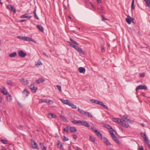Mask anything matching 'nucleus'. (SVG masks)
Segmentation results:
<instances>
[{
  "label": "nucleus",
  "mask_w": 150,
  "mask_h": 150,
  "mask_svg": "<svg viewBox=\"0 0 150 150\" xmlns=\"http://www.w3.org/2000/svg\"><path fill=\"white\" fill-rule=\"evenodd\" d=\"M112 120L114 122L121 124L123 127L127 128L129 126L128 123L132 122V120L127 118V117L123 116L122 119L113 118Z\"/></svg>",
  "instance_id": "f257e3e1"
},
{
  "label": "nucleus",
  "mask_w": 150,
  "mask_h": 150,
  "mask_svg": "<svg viewBox=\"0 0 150 150\" xmlns=\"http://www.w3.org/2000/svg\"><path fill=\"white\" fill-rule=\"evenodd\" d=\"M51 102H52V103H53V102L51 100H49L48 99H40L39 101V103H45L49 104Z\"/></svg>",
  "instance_id": "f03ea898"
},
{
  "label": "nucleus",
  "mask_w": 150,
  "mask_h": 150,
  "mask_svg": "<svg viewBox=\"0 0 150 150\" xmlns=\"http://www.w3.org/2000/svg\"><path fill=\"white\" fill-rule=\"evenodd\" d=\"M20 81L22 84L24 85H27L29 83V82L28 80L23 78L20 79Z\"/></svg>",
  "instance_id": "7ed1b4c3"
},
{
  "label": "nucleus",
  "mask_w": 150,
  "mask_h": 150,
  "mask_svg": "<svg viewBox=\"0 0 150 150\" xmlns=\"http://www.w3.org/2000/svg\"><path fill=\"white\" fill-rule=\"evenodd\" d=\"M147 89L146 86L144 85H140L137 86L136 89V91H137L139 89L147 90Z\"/></svg>",
  "instance_id": "20e7f679"
},
{
  "label": "nucleus",
  "mask_w": 150,
  "mask_h": 150,
  "mask_svg": "<svg viewBox=\"0 0 150 150\" xmlns=\"http://www.w3.org/2000/svg\"><path fill=\"white\" fill-rule=\"evenodd\" d=\"M23 40L24 41H32L34 43H36V42L34 40L32 39L31 38H30L28 37L24 36Z\"/></svg>",
  "instance_id": "39448f33"
},
{
  "label": "nucleus",
  "mask_w": 150,
  "mask_h": 150,
  "mask_svg": "<svg viewBox=\"0 0 150 150\" xmlns=\"http://www.w3.org/2000/svg\"><path fill=\"white\" fill-rule=\"evenodd\" d=\"M31 144L32 145V146L34 149H38L37 147V145L35 141L33 140V139L31 140Z\"/></svg>",
  "instance_id": "423d86ee"
},
{
  "label": "nucleus",
  "mask_w": 150,
  "mask_h": 150,
  "mask_svg": "<svg viewBox=\"0 0 150 150\" xmlns=\"http://www.w3.org/2000/svg\"><path fill=\"white\" fill-rule=\"evenodd\" d=\"M19 56L21 57H24L26 55V54L22 50H20L18 52Z\"/></svg>",
  "instance_id": "0eeeda50"
},
{
  "label": "nucleus",
  "mask_w": 150,
  "mask_h": 150,
  "mask_svg": "<svg viewBox=\"0 0 150 150\" xmlns=\"http://www.w3.org/2000/svg\"><path fill=\"white\" fill-rule=\"evenodd\" d=\"M30 88L31 91L33 93L35 92L38 89V88L37 87H35L34 85V84H31L30 86Z\"/></svg>",
  "instance_id": "6e6552de"
},
{
  "label": "nucleus",
  "mask_w": 150,
  "mask_h": 150,
  "mask_svg": "<svg viewBox=\"0 0 150 150\" xmlns=\"http://www.w3.org/2000/svg\"><path fill=\"white\" fill-rule=\"evenodd\" d=\"M95 132L96 133V134L97 136L98 137H99L100 139H102V134L100 133L99 132H98L97 130H94Z\"/></svg>",
  "instance_id": "1a4fd4ad"
},
{
  "label": "nucleus",
  "mask_w": 150,
  "mask_h": 150,
  "mask_svg": "<svg viewBox=\"0 0 150 150\" xmlns=\"http://www.w3.org/2000/svg\"><path fill=\"white\" fill-rule=\"evenodd\" d=\"M75 49L80 53L82 54H84V53L81 47H79L77 46Z\"/></svg>",
  "instance_id": "9d476101"
},
{
  "label": "nucleus",
  "mask_w": 150,
  "mask_h": 150,
  "mask_svg": "<svg viewBox=\"0 0 150 150\" xmlns=\"http://www.w3.org/2000/svg\"><path fill=\"white\" fill-rule=\"evenodd\" d=\"M103 140L104 143L106 145L108 146L111 144L110 143L109 141L108 140L106 137H104Z\"/></svg>",
  "instance_id": "9b49d317"
},
{
  "label": "nucleus",
  "mask_w": 150,
  "mask_h": 150,
  "mask_svg": "<svg viewBox=\"0 0 150 150\" xmlns=\"http://www.w3.org/2000/svg\"><path fill=\"white\" fill-rule=\"evenodd\" d=\"M81 125L83 126H85L87 127H89V125L88 122L86 121H81Z\"/></svg>",
  "instance_id": "f8f14e48"
},
{
  "label": "nucleus",
  "mask_w": 150,
  "mask_h": 150,
  "mask_svg": "<svg viewBox=\"0 0 150 150\" xmlns=\"http://www.w3.org/2000/svg\"><path fill=\"white\" fill-rule=\"evenodd\" d=\"M7 7L11 11H12L14 12V13L16 12V9L13 7L11 6V5H8L7 6Z\"/></svg>",
  "instance_id": "ddd939ff"
},
{
  "label": "nucleus",
  "mask_w": 150,
  "mask_h": 150,
  "mask_svg": "<svg viewBox=\"0 0 150 150\" xmlns=\"http://www.w3.org/2000/svg\"><path fill=\"white\" fill-rule=\"evenodd\" d=\"M60 100L63 103L65 104H66L68 105H69L70 102L68 100H65L62 99H60Z\"/></svg>",
  "instance_id": "4468645a"
},
{
  "label": "nucleus",
  "mask_w": 150,
  "mask_h": 150,
  "mask_svg": "<svg viewBox=\"0 0 150 150\" xmlns=\"http://www.w3.org/2000/svg\"><path fill=\"white\" fill-rule=\"evenodd\" d=\"M45 81V80L42 78H40L36 81V82L38 83H43Z\"/></svg>",
  "instance_id": "2eb2a0df"
},
{
  "label": "nucleus",
  "mask_w": 150,
  "mask_h": 150,
  "mask_svg": "<svg viewBox=\"0 0 150 150\" xmlns=\"http://www.w3.org/2000/svg\"><path fill=\"white\" fill-rule=\"evenodd\" d=\"M49 117L50 118H55L57 116L54 113H49L48 114Z\"/></svg>",
  "instance_id": "dca6fc26"
},
{
  "label": "nucleus",
  "mask_w": 150,
  "mask_h": 150,
  "mask_svg": "<svg viewBox=\"0 0 150 150\" xmlns=\"http://www.w3.org/2000/svg\"><path fill=\"white\" fill-rule=\"evenodd\" d=\"M69 106L71 107L72 108L74 109H76L77 108V107L76 105H74V104L72 102H71L70 101L68 105Z\"/></svg>",
  "instance_id": "f3484780"
},
{
  "label": "nucleus",
  "mask_w": 150,
  "mask_h": 150,
  "mask_svg": "<svg viewBox=\"0 0 150 150\" xmlns=\"http://www.w3.org/2000/svg\"><path fill=\"white\" fill-rule=\"evenodd\" d=\"M78 111L82 115H86L87 112H85L83 110H80V109L78 108Z\"/></svg>",
  "instance_id": "a211bd4d"
},
{
  "label": "nucleus",
  "mask_w": 150,
  "mask_h": 150,
  "mask_svg": "<svg viewBox=\"0 0 150 150\" xmlns=\"http://www.w3.org/2000/svg\"><path fill=\"white\" fill-rule=\"evenodd\" d=\"M79 71L80 73H84L85 71V69L83 67H80L79 69Z\"/></svg>",
  "instance_id": "6ab92c4d"
},
{
  "label": "nucleus",
  "mask_w": 150,
  "mask_h": 150,
  "mask_svg": "<svg viewBox=\"0 0 150 150\" xmlns=\"http://www.w3.org/2000/svg\"><path fill=\"white\" fill-rule=\"evenodd\" d=\"M70 131L71 132H75L77 131L76 129L74 127H71L70 128Z\"/></svg>",
  "instance_id": "aec40b11"
},
{
  "label": "nucleus",
  "mask_w": 150,
  "mask_h": 150,
  "mask_svg": "<svg viewBox=\"0 0 150 150\" xmlns=\"http://www.w3.org/2000/svg\"><path fill=\"white\" fill-rule=\"evenodd\" d=\"M31 16H28V14L27 13H26L25 14L23 15H22L21 16V18H28V19H30L31 18Z\"/></svg>",
  "instance_id": "412c9836"
},
{
  "label": "nucleus",
  "mask_w": 150,
  "mask_h": 150,
  "mask_svg": "<svg viewBox=\"0 0 150 150\" xmlns=\"http://www.w3.org/2000/svg\"><path fill=\"white\" fill-rule=\"evenodd\" d=\"M57 145L58 146V147L60 148L61 149H63V146L62 144L59 141H58V143L57 144Z\"/></svg>",
  "instance_id": "4be33fe9"
},
{
  "label": "nucleus",
  "mask_w": 150,
  "mask_h": 150,
  "mask_svg": "<svg viewBox=\"0 0 150 150\" xmlns=\"http://www.w3.org/2000/svg\"><path fill=\"white\" fill-rule=\"evenodd\" d=\"M105 127H106L108 129H110V130H113L111 126L110 125L108 124H105Z\"/></svg>",
  "instance_id": "5701e85b"
},
{
  "label": "nucleus",
  "mask_w": 150,
  "mask_h": 150,
  "mask_svg": "<svg viewBox=\"0 0 150 150\" xmlns=\"http://www.w3.org/2000/svg\"><path fill=\"white\" fill-rule=\"evenodd\" d=\"M23 93L26 96H28L30 94V93L26 89L24 90L23 91Z\"/></svg>",
  "instance_id": "b1692460"
},
{
  "label": "nucleus",
  "mask_w": 150,
  "mask_h": 150,
  "mask_svg": "<svg viewBox=\"0 0 150 150\" xmlns=\"http://www.w3.org/2000/svg\"><path fill=\"white\" fill-rule=\"evenodd\" d=\"M130 17H131L129 16L128 18L126 19V21L129 24H130L131 23Z\"/></svg>",
  "instance_id": "393cba45"
},
{
  "label": "nucleus",
  "mask_w": 150,
  "mask_h": 150,
  "mask_svg": "<svg viewBox=\"0 0 150 150\" xmlns=\"http://www.w3.org/2000/svg\"><path fill=\"white\" fill-rule=\"evenodd\" d=\"M16 55H17L16 52H14L13 53H10L9 54V56L11 57H14L15 56H16Z\"/></svg>",
  "instance_id": "a878e982"
},
{
  "label": "nucleus",
  "mask_w": 150,
  "mask_h": 150,
  "mask_svg": "<svg viewBox=\"0 0 150 150\" xmlns=\"http://www.w3.org/2000/svg\"><path fill=\"white\" fill-rule=\"evenodd\" d=\"M40 144L42 150H46V147L43 145V143H40Z\"/></svg>",
  "instance_id": "bb28decb"
},
{
  "label": "nucleus",
  "mask_w": 150,
  "mask_h": 150,
  "mask_svg": "<svg viewBox=\"0 0 150 150\" xmlns=\"http://www.w3.org/2000/svg\"><path fill=\"white\" fill-rule=\"evenodd\" d=\"M37 27L39 29V30L41 32H43V28L41 25H37Z\"/></svg>",
  "instance_id": "cd10ccee"
},
{
  "label": "nucleus",
  "mask_w": 150,
  "mask_h": 150,
  "mask_svg": "<svg viewBox=\"0 0 150 150\" xmlns=\"http://www.w3.org/2000/svg\"><path fill=\"white\" fill-rule=\"evenodd\" d=\"M113 131H114L113 130H110V131H109L110 133V134L111 136L112 137V138H113V137H116L113 133Z\"/></svg>",
  "instance_id": "c85d7f7f"
},
{
  "label": "nucleus",
  "mask_w": 150,
  "mask_h": 150,
  "mask_svg": "<svg viewBox=\"0 0 150 150\" xmlns=\"http://www.w3.org/2000/svg\"><path fill=\"white\" fill-rule=\"evenodd\" d=\"M140 134L141 136L144 139H146V138H148L144 133H141Z\"/></svg>",
  "instance_id": "c756f323"
},
{
  "label": "nucleus",
  "mask_w": 150,
  "mask_h": 150,
  "mask_svg": "<svg viewBox=\"0 0 150 150\" xmlns=\"http://www.w3.org/2000/svg\"><path fill=\"white\" fill-rule=\"evenodd\" d=\"M140 134L141 136L144 139H146V138H148L144 133H141Z\"/></svg>",
  "instance_id": "7c9ffc66"
},
{
  "label": "nucleus",
  "mask_w": 150,
  "mask_h": 150,
  "mask_svg": "<svg viewBox=\"0 0 150 150\" xmlns=\"http://www.w3.org/2000/svg\"><path fill=\"white\" fill-rule=\"evenodd\" d=\"M60 117L62 118V120L63 121H64L65 122H68V121L67 120V119L65 118L64 116H62V115H60Z\"/></svg>",
  "instance_id": "2f4dec72"
},
{
  "label": "nucleus",
  "mask_w": 150,
  "mask_h": 150,
  "mask_svg": "<svg viewBox=\"0 0 150 150\" xmlns=\"http://www.w3.org/2000/svg\"><path fill=\"white\" fill-rule=\"evenodd\" d=\"M6 89L4 88H3L1 89V92L3 93L4 95H6L7 92H5Z\"/></svg>",
  "instance_id": "473e14b6"
},
{
  "label": "nucleus",
  "mask_w": 150,
  "mask_h": 150,
  "mask_svg": "<svg viewBox=\"0 0 150 150\" xmlns=\"http://www.w3.org/2000/svg\"><path fill=\"white\" fill-rule=\"evenodd\" d=\"M145 142L146 143V144L148 145L149 144H150V141L148 139V138H146V139H144Z\"/></svg>",
  "instance_id": "72a5a7b5"
},
{
  "label": "nucleus",
  "mask_w": 150,
  "mask_h": 150,
  "mask_svg": "<svg viewBox=\"0 0 150 150\" xmlns=\"http://www.w3.org/2000/svg\"><path fill=\"white\" fill-rule=\"evenodd\" d=\"M146 4L148 6H150V1L149 0H144Z\"/></svg>",
  "instance_id": "f704fd0d"
},
{
  "label": "nucleus",
  "mask_w": 150,
  "mask_h": 150,
  "mask_svg": "<svg viewBox=\"0 0 150 150\" xmlns=\"http://www.w3.org/2000/svg\"><path fill=\"white\" fill-rule=\"evenodd\" d=\"M34 14L35 18L37 19V20H39V18L38 16L36 14V10L35 9L34 11Z\"/></svg>",
  "instance_id": "c9c22d12"
},
{
  "label": "nucleus",
  "mask_w": 150,
  "mask_h": 150,
  "mask_svg": "<svg viewBox=\"0 0 150 150\" xmlns=\"http://www.w3.org/2000/svg\"><path fill=\"white\" fill-rule=\"evenodd\" d=\"M11 97L10 95L6 97L7 100L8 101L10 102L11 100Z\"/></svg>",
  "instance_id": "e433bc0d"
},
{
  "label": "nucleus",
  "mask_w": 150,
  "mask_h": 150,
  "mask_svg": "<svg viewBox=\"0 0 150 150\" xmlns=\"http://www.w3.org/2000/svg\"><path fill=\"white\" fill-rule=\"evenodd\" d=\"M135 8L134 6V0H132V5H131V8L132 9H134Z\"/></svg>",
  "instance_id": "4c0bfd02"
},
{
  "label": "nucleus",
  "mask_w": 150,
  "mask_h": 150,
  "mask_svg": "<svg viewBox=\"0 0 150 150\" xmlns=\"http://www.w3.org/2000/svg\"><path fill=\"white\" fill-rule=\"evenodd\" d=\"M90 140L92 142H94L95 141V138L91 136H90Z\"/></svg>",
  "instance_id": "58836bf2"
},
{
  "label": "nucleus",
  "mask_w": 150,
  "mask_h": 150,
  "mask_svg": "<svg viewBox=\"0 0 150 150\" xmlns=\"http://www.w3.org/2000/svg\"><path fill=\"white\" fill-rule=\"evenodd\" d=\"M112 139H114V140L117 143L119 144V140L116 137H113Z\"/></svg>",
  "instance_id": "ea45409f"
},
{
  "label": "nucleus",
  "mask_w": 150,
  "mask_h": 150,
  "mask_svg": "<svg viewBox=\"0 0 150 150\" xmlns=\"http://www.w3.org/2000/svg\"><path fill=\"white\" fill-rule=\"evenodd\" d=\"M68 42L70 44V46L72 47H73L75 49L77 47V46H75V45H74L72 44L70 42Z\"/></svg>",
  "instance_id": "a19ab883"
},
{
  "label": "nucleus",
  "mask_w": 150,
  "mask_h": 150,
  "mask_svg": "<svg viewBox=\"0 0 150 150\" xmlns=\"http://www.w3.org/2000/svg\"><path fill=\"white\" fill-rule=\"evenodd\" d=\"M42 64L41 63V61L39 60H38V62H35V65L37 66H38Z\"/></svg>",
  "instance_id": "79ce46f5"
},
{
  "label": "nucleus",
  "mask_w": 150,
  "mask_h": 150,
  "mask_svg": "<svg viewBox=\"0 0 150 150\" xmlns=\"http://www.w3.org/2000/svg\"><path fill=\"white\" fill-rule=\"evenodd\" d=\"M63 139L64 141H67L69 140V139L64 136H63Z\"/></svg>",
  "instance_id": "37998d69"
},
{
  "label": "nucleus",
  "mask_w": 150,
  "mask_h": 150,
  "mask_svg": "<svg viewBox=\"0 0 150 150\" xmlns=\"http://www.w3.org/2000/svg\"><path fill=\"white\" fill-rule=\"evenodd\" d=\"M70 40L72 42L74 43L75 44H76L77 45H78V43H77L76 41L74 40H73L71 39V38H70Z\"/></svg>",
  "instance_id": "c03bdc74"
},
{
  "label": "nucleus",
  "mask_w": 150,
  "mask_h": 150,
  "mask_svg": "<svg viewBox=\"0 0 150 150\" xmlns=\"http://www.w3.org/2000/svg\"><path fill=\"white\" fill-rule=\"evenodd\" d=\"M69 127H70L68 126L65 128L64 129V131L66 132H68L69 131Z\"/></svg>",
  "instance_id": "a18cd8bd"
},
{
  "label": "nucleus",
  "mask_w": 150,
  "mask_h": 150,
  "mask_svg": "<svg viewBox=\"0 0 150 150\" xmlns=\"http://www.w3.org/2000/svg\"><path fill=\"white\" fill-rule=\"evenodd\" d=\"M1 141L2 143H3L4 144H6L7 143V141L6 140H5L4 139H1Z\"/></svg>",
  "instance_id": "49530a36"
},
{
  "label": "nucleus",
  "mask_w": 150,
  "mask_h": 150,
  "mask_svg": "<svg viewBox=\"0 0 150 150\" xmlns=\"http://www.w3.org/2000/svg\"><path fill=\"white\" fill-rule=\"evenodd\" d=\"M56 86L57 87L58 89L59 90V91H60L61 92L62 91V88H61V86H60L57 85Z\"/></svg>",
  "instance_id": "de8ad7c7"
},
{
  "label": "nucleus",
  "mask_w": 150,
  "mask_h": 150,
  "mask_svg": "<svg viewBox=\"0 0 150 150\" xmlns=\"http://www.w3.org/2000/svg\"><path fill=\"white\" fill-rule=\"evenodd\" d=\"M7 84L8 85L12 86L13 84V83L11 81H8L7 82Z\"/></svg>",
  "instance_id": "09e8293b"
},
{
  "label": "nucleus",
  "mask_w": 150,
  "mask_h": 150,
  "mask_svg": "<svg viewBox=\"0 0 150 150\" xmlns=\"http://www.w3.org/2000/svg\"><path fill=\"white\" fill-rule=\"evenodd\" d=\"M88 117H92V115L89 112H87L86 115Z\"/></svg>",
  "instance_id": "8fccbe9b"
},
{
  "label": "nucleus",
  "mask_w": 150,
  "mask_h": 150,
  "mask_svg": "<svg viewBox=\"0 0 150 150\" xmlns=\"http://www.w3.org/2000/svg\"><path fill=\"white\" fill-rule=\"evenodd\" d=\"M24 36H18L17 37V38H19L21 39H22L23 40Z\"/></svg>",
  "instance_id": "3c124183"
},
{
  "label": "nucleus",
  "mask_w": 150,
  "mask_h": 150,
  "mask_svg": "<svg viewBox=\"0 0 150 150\" xmlns=\"http://www.w3.org/2000/svg\"><path fill=\"white\" fill-rule=\"evenodd\" d=\"M104 108L106 109L107 110H108V107L105 105H104V104L102 106Z\"/></svg>",
  "instance_id": "603ef678"
},
{
  "label": "nucleus",
  "mask_w": 150,
  "mask_h": 150,
  "mask_svg": "<svg viewBox=\"0 0 150 150\" xmlns=\"http://www.w3.org/2000/svg\"><path fill=\"white\" fill-rule=\"evenodd\" d=\"M98 104H99V105H101V106H102L103 105V103L101 101H99V102L98 103Z\"/></svg>",
  "instance_id": "864d4df0"
},
{
  "label": "nucleus",
  "mask_w": 150,
  "mask_h": 150,
  "mask_svg": "<svg viewBox=\"0 0 150 150\" xmlns=\"http://www.w3.org/2000/svg\"><path fill=\"white\" fill-rule=\"evenodd\" d=\"M81 120H77L76 122V124H81Z\"/></svg>",
  "instance_id": "5fc2aeb1"
},
{
  "label": "nucleus",
  "mask_w": 150,
  "mask_h": 150,
  "mask_svg": "<svg viewBox=\"0 0 150 150\" xmlns=\"http://www.w3.org/2000/svg\"><path fill=\"white\" fill-rule=\"evenodd\" d=\"M101 48L102 52H104L105 51V50L104 49V47L103 46H101Z\"/></svg>",
  "instance_id": "6e6d98bb"
},
{
  "label": "nucleus",
  "mask_w": 150,
  "mask_h": 150,
  "mask_svg": "<svg viewBox=\"0 0 150 150\" xmlns=\"http://www.w3.org/2000/svg\"><path fill=\"white\" fill-rule=\"evenodd\" d=\"M73 137L75 139H76L77 137V135H76V134H73Z\"/></svg>",
  "instance_id": "4d7b16f0"
},
{
  "label": "nucleus",
  "mask_w": 150,
  "mask_h": 150,
  "mask_svg": "<svg viewBox=\"0 0 150 150\" xmlns=\"http://www.w3.org/2000/svg\"><path fill=\"white\" fill-rule=\"evenodd\" d=\"M90 5L93 8H94V5H93V4L91 2H90Z\"/></svg>",
  "instance_id": "13d9d810"
},
{
  "label": "nucleus",
  "mask_w": 150,
  "mask_h": 150,
  "mask_svg": "<svg viewBox=\"0 0 150 150\" xmlns=\"http://www.w3.org/2000/svg\"><path fill=\"white\" fill-rule=\"evenodd\" d=\"M76 120H73L71 121L72 122L75 124H76Z\"/></svg>",
  "instance_id": "bf43d9fd"
},
{
  "label": "nucleus",
  "mask_w": 150,
  "mask_h": 150,
  "mask_svg": "<svg viewBox=\"0 0 150 150\" xmlns=\"http://www.w3.org/2000/svg\"><path fill=\"white\" fill-rule=\"evenodd\" d=\"M140 76L141 77H144V73L141 74Z\"/></svg>",
  "instance_id": "052dcab7"
},
{
  "label": "nucleus",
  "mask_w": 150,
  "mask_h": 150,
  "mask_svg": "<svg viewBox=\"0 0 150 150\" xmlns=\"http://www.w3.org/2000/svg\"><path fill=\"white\" fill-rule=\"evenodd\" d=\"M94 102V103H95L96 104H98V103L99 102V101L98 100H95Z\"/></svg>",
  "instance_id": "680f3d73"
},
{
  "label": "nucleus",
  "mask_w": 150,
  "mask_h": 150,
  "mask_svg": "<svg viewBox=\"0 0 150 150\" xmlns=\"http://www.w3.org/2000/svg\"><path fill=\"white\" fill-rule=\"evenodd\" d=\"M131 18V21H132V22L134 23V18H132L131 17H130Z\"/></svg>",
  "instance_id": "e2e57ef3"
},
{
  "label": "nucleus",
  "mask_w": 150,
  "mask_h": 150,
  "mask_svg": "<svg viewBox=\"0 0 150 150\" xmlns=\"http://www.w3.org/2000/svg\"><path fill=\"white\" fill-rule=\"evenodd\" d=\"M94 100V99H91V101L92 103H94V101H95V100Z\"/></svg>",
  "instance_id": "0e129e2a"
},
{
  "label": "nucleus",
  "mask_w": 150,
  "mask_h": 150,
  "mask_svg": "<svg viewBox=\"0 0 150 150\" xmlns=\"http://www.w3.org/2000/svg\"><path fill=\"white\" fill-rule=\"evenodd\" d=\"M97 1L98 3H100L101 2L100 0H97Z\"/></svg>",
  "instance_id": "69168bd1"
},
{
  "label": "nucleus",
  "mask_w": 150,
  "mask_h": 150,
  "mask_svg": "<svg viewBox=\"0 0 150 150\" xmlns=\"http://www.w3.org/2000/svg\"><path fill=\"white\" fill-rule=\"evenodd\" d=\"M76 150H81V149L78 147H77Z\"/></svg>",
  "instance_id": "338daca9"
},
{
  "label": "nucleus",
  "mask_w": 150,
  "mask_h": 150,
  "mask_svg": "<svg viewBox=\"0 0 150 150\" xmlns=\"http://www.w3.org/2000/svg\"><path fill=\"white\" fill-rule=\"evenodd\" d=\"M139 150H144V149L142 147H141L139 148Z\"/></svg>",
  "instance_id": "774afa93"
}]
</instances>
